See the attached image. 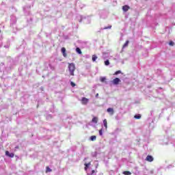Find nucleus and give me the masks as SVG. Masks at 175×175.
Segmentation results:
<instances>
[{
    "mask_svg": "<svg viewBox=\"0 0 175 175\" xmlns=\"http://www.w3.org/2000/svg\"><path fill=\"white\" fill-rule=\"evenodd\" d=\"M68 70L70 76H75V70H76V66L73 63H68Z\"/></svg>",
    "mask_w": 175,
    "mask_h": 175,
    "instance_id": "nucleus-1",
    "label": "nucleus"
},
{
    "mask_svg": "<svg viewBox=\"0 0 175 175\" xmlns=\"http://www.w3.org/2000/svg\"><path fill=\"white\" fill-rule=\"evenodd\" d=\"M121 83V79L119 78H115L113 80L111 81V84L112 85H118Z\"/></svg>",
    "mask_w": 175,
    "mask_h": 175,
    "instance_id": "nucleus-2",
    "label": "nucleus"
},
{
    "mask_svg": "<svg viewBox=\"0 0 175 175\" xmlns=\"http://www.w3.org/2000/svg\"><path fill=\"white\" fill-rule=\"evenodd\" d=\"M99 80L100 83H104V84H107V78L106 77H100Z\"/></svg>",
    "mask_w": 175,
    "mask_h": 175,
    "instance_id": "nucleus-3",
    "label": "nucleus"
},
{
    "mask_svg": "<svg viewBox=\"0 0 175 175\" xmlns=\"http://www.w3.org/2000/svg\"><path fill=\"white\" fill-rule=\"evenodd\" d=\"M87 103H88V98H81V104H83V105H86Z\"/></svg>",
    "mask_w": 175,
    "mask_h": 175,
    "instance_id": "nucleus-4",
    "label": "nucleus"
},
{
    "mask_svg": "<svg viewBox=\"0 0 175 175\" xmlns=\"http://www.w3.org/2000/svg\"><path fill=\"white\" fill-rule=\"evenodd\" d=\"M5 155H7V157H10V158L14 157V153H11V152H9L8 151L5 152Z\"/></svg>",
    "mask_w": 175,
    "mask_h": 175,
    "instance_id": "nucleus-5",
    "label": "nucleus"
},
{
    "mask_svg": "<svg viewBox=\"0 0 175 175\" xmlns=\"http://www.w3.org/2000/svg\"><path fill=\"white\" fill-rule=\"evenodd\" d=\"M145 161H147V162H152V157L151 155H147V157L145 158Z\"/></svg>",
    "mask_w": 175,
    "mask_h": 175,
    "instance_id": "nucleus-6",
    "label": "nucleus"
},
{
    "mask_svg": "<svg viewBox=\"0 0 175 175\" xmlns=\"http://www.w3.org/2000/svg\"><path fill=\"white\" fill-rule=\"evenodd\" d=\"M129 9H131V8H130L129 5H124V6L122 7V10H123V12H128V11L129 10Z\"/></svg>",
    "mask_w": 175,
    "mask_h": 175,
    "instance_id": "nucleus-7",
    "label": "nucleus"
},
{
    "mask_svg": "<svg viewBox=\"0 0 175 175\" xmlns=\"http://www.w3.org/2000/svg\"><path fill=\"white\" fill-rule=\"evenodd\" d=\"M62 53L63 54V56L66 57V49L64 47L62 48Z\"/></svg>",
    "mask_w": 175,
    "mask_h": 175,
    "instance_id": "nucleus-8",
    "label": "nucleus"
},
{
    "mask_svg": "<svg viewBox=\"0 0 175 175\" xmlns=\"http://www.w3.org/2000/svg\"><path fill=\"white\" fill-rule=\"evenodd\" d=\"M106 112H108L110 113V115H113V109L111 108H108L106 109Z\"/></svg>",
    "mask_w": 175,
    "mask_h": 175,
    "instance_id": "nucleus-9",
    "label": "nucleus"
},
{
    "mask_svg": "<svg viewBox=\"0 0 175 175\" xmlns=\"http://www.w3.org/2000/svg\"><path fill=\"white\" fill-rule=\"evenodd\" d=\"M92 123H94V124L98 123V118H96V117L92 118Z\"/></svg>",
    "mask_w": 175,
    "mask_h": 175,
    "instance_id": "nucleus-10",
    "label": "nucleus"
},
{
    "mask_svg": "<svg viewBox=\"0 0 175 175\" xmlns=\"http://www.w3.org/2000/svg\"><path fill=\"white\" fill-rule=\"evenodd\" d=\"M103 123L104 124V128H108V122H107L106 119H104Z\"/></svg>",
    "mask_w": 175,
    "mask_h": 175,
    "instance_id": "nucleus-11",
    "label": "nucleus"
},
{
    "mask_svg": "<svg viewBox=\"0 0 175 175\" xmlns=\"http://www.w3.org/2000/svg\"><path fill=\"white\" fill-rule=\"evenodd\" d=\"M96 141V136L92 135L90 136V142H94Z\"/></svg>",
    "mask_w": 175,
    "mask_h": 175,
    "instance_id": "nucleus-12",
    "label": "nucleus"
},
{
    "mask_svg": "<svg viewBox=\"0 0 175 175\" xmlns=\"http://www.w3.org/2000/svg\"><path fill=\"white\" fill-rule=\"evenodd\" d=\"M128 44H129V40L126 41V42L123 45L122 49H125V47H128Z\"/></svg>",
    "mask_w": 175,
    "mask_h": 175,
    "instance_id": "nucleus-13",
    "label": "nucleus"
},
{
    "mask_svg": "<svg viewBox=\"0 0 175 175\" xmlns=\"http://www.w3.org/2000/svg\"><path fill=\"white\" fill-rule=\"evenodd\" d=\"M96 59H98V57L95 55H92V61L93 62H95V61H96Z\"/></svg>",
    "mask_w": 175,
    "mask_h": 175,
    "instance_id": "nucleus-14",
    "label": "nucleus"
},
{
    "mask_svg": "<svg viewBox=\"0 0 175 175\" xmlns=\"http://www.w3.org/2000/svg\"><path fill=\"white\" fill-rule=\"evenodd\" d=\"M124 175H131V172L129 171H124Z\"/></svg>",
    "mask_w": 175,
    "mask_h": 175,
    "instance_id": "nucleus-15",
    "label": "nucleus"
},
{
    "mask_svg": "<svg viewBox=\"0 0 175 175\" xmlns=\"http://www.w3.org/2000/svg\"><path fill=\"white\" fill-rule=\"evenodd\" d=\"M109 65H110V62H109V60L105 61V66H109Z\"/></svg>",
    "mask_w": 175,
    "mask_h": 175,
    "instance_id": "nucleus-16",
    "label": "nucleus"
},
{
    "mask_svg": "<svg viewBox=\"0 0 175 175\" xmlns=\"http://www.w3.org/2000/svg\"><path fill=\"white\" fill-rule=\"evenodd\" d=\"M133 118H135L137 120L141 119V116L135 115V116H133Z\"/></svg>",
    "mask_w": 175,
    "mask_h": 175,
    "instance_id": "nucleus-17",
    "label": "nucleus"
},
{
    "mask_svg": "<svg viewBox=\"0 0 175 175\" xmlns=\"http://www.w3.org/2000/svg\"><path fill=\"white\" fill-rule=\"evenodd\" d=\"M51 172V169L49 167H46V173Z\"/></svg>",
    "mask_w": 175,
    "mask_h": 175,
    "instance_id": "nucleus-18",
    "label": "nucleus"
},
{
    "mask_svg": "<svg viewBox=\"0 0 175 175\" xmlns=\"http://www.w3.org/2000/svg\"><path fill=\"white\" fill-rule=\"evenodd\" d=\"M88 166H90V163H85V170H86V169H88Z\"/></svg>",
    "mask_w": 175,
    "mask_h": 175,
    "instance_id": "nucleus-19",
    "label": "nucleus"
},
{
    "mask_svg": "<svg viewBox=\"0 0 175 175\" xmlns=\"http://www.w3.org/2000/svg\"><path fill=\"white\" fill-rule=\"evenodd\" d=\"M76 51L78 53V54H81V50L79 48H77Z\"/></svg>",
    "mask_w": 175,
    "mask_h": 175,
    "instance_id": "nucleus-20",
    "label": "nucleus"
},
{
    "mask_svg": "<svg viewBox=\"0 0 175 175\" xmlns=\"http://www.w3.org/2000/svg\"><path fill=\"white\" fill-rule=\"evenodd\" d=\"M121 73V70H118V71H116L115 73H114V75H116V76H117V75H120Z\"/></svg>",
    "mask_w": 175,
    "mask_h": 175,
    "instance_id": "nucleus-21",
    "label": "nucleus"
},
{
    "mask_svg": "<svg viewBox=\"0 0 175 175\" xmlns=\"http://www.w3.org/2000/svg\"><path fill=\"white\" fill-rule=\"evenodd\" d=\"M170 46H174V42L173 41H171L169 42Z\"/></svg>",
    "mask_w": 175,
    "mask_h": 175,
    "instance_id": "nucleus-22",
    "label": "nucleus"
},
{
    "mask_svg": "<svg viewBox=\"0 0 175 175\" xmlns=\"http://www.w3.org/2000/svg\"><path fill=\"white\" fill-rule=\"evenodd\" d=\"M70 85L71 87H76V84L72 81L70 82Z\"/></svg>",
    "mask_w": 175,
    "mask_h": 175,
    "instance_id": "nucleus-23",
    "label": "nucleus"
},
{
    "mask_svg": "<svg viewBox=\"0 0 175 175\" xmlns=\"http://www.w3.org/2000/svg\"><path fill=\"white\" fill-rule=\"evenodd\" d=\"M111 29V25H109L104 28V29Z\"/></svg>",
    "mask_w": 175,
    "mask_h": 175,
    "instance_id": "nucleus-24",
    "label": "nucleus"
},
{
    "mask_svg": "<svg viewBox=\"0 0 175 175\" xmlns=\"http://www.w3.org/2000/svg\"><path fill=\"white\" fill-rule=\"evenodd\" d=\"M98 134L100 135H102V130L98 131Z\"/></svg>",
    "mask_w": 175,
    "mask_h": 175,
    "instance_id": "nucleus-25",
    "label": "nucleus"
},
{
    "mask_svg": "<svg viewBox=\"0 0 175 175\" xmlns=\"http://www.w3.org/2000/svg\"><path fill=\"white\" fill-rule=\"evenodd\" d=\"M92 174H94V170H92Z\"/></svg>",
    "mask_w": 175,
    "mask_h": 175,
    "instance_id": "nucleus-26",
    "label": "nucleus"
},
{
    "mask_svg": "<svg viewBox=\"0 0 175 175\" xmlns=\"http://www.w3.org/2000/svg\"><path fill=\"white\" fill-rule=\"evenodd\" d=\"M96 98L98 97V94H96Z\"/></svg>",
    "mask_w": 175,
    "mask_h": 175,
    "instance_id": "nucleus-27",
    "label": "nucleus"
}]
</instances>
